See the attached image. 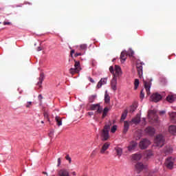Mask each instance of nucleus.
Listing matches in <instances>:
<instances>
[{"mask_svg": "<svg viewBox=\"0 0 176 176\" xmlns=\"http://www.w3.org/2000/svg\"><path fill=\"white\" fill-rule=\"evenodd\" d=\"M109 72L113 76L111 82V89L113 90V91H116L118 89L116 87V85H118V78L122 76V68H120L119 65H115L114 67L113 66H110Z\"/></svg>", "mask_w": 176, "mask_h": 176, "instance_id": "f257e3e1", "label": "nucleus"}, {"mask_svg": "<svg viewBox=\"0 0 176 176\" xmlns=\"http://www.w3.org/2000/svg\"><path fill=\"white\" fill-rule=\"evenodd\" d=\"M110 130H111V124H105L100 133V137H101L102 141H108V140H109Z\"/></svg>", "mask_w": 176, "mask_h": 176, "instance_id": "f03ea898", "label": "nucleus"}, {"mask_svg": "<svg viewBox=\"0 0 176 176\" xmlns=\"http://www.w3.org/2000/svg\"><path fill=\"white\" fill-rule=\"evenodd\" d=\"M74 68H70L69 70V74L72 75H75V74H79L82 70L80 67V62L74 60Z\"/></svg>", "mask_w": 176, "mask_h": 176, "instance_id": "7ed1b4c3", "label": "nucleus"}, {"mask_svg": "<svg viewBox=\"0 0 176 176\" xmlns=\"http://www.w3.org/2000/svg\"><path fill=\"white\" fill-rule=\"evenodd\" d=\"M164 142L165 139L162 135H157L154 140L155 145L160 146V148H162L164 145Z\"/></svg>", "mask_w": 176, "mask_h": 176, "instance_id": "20e7f679", "label": "nucleus"}, {"mask_svg": "<svg viewBox=\"0 0 176 176\" xmlns=\"http://www.w3.org/2000/svg\"><path fill=\"white\" fill-rule=\"evenodd\" d=\"M175 162V159L172 157H169L166 160L165 162V166L167 167V168H169V170H173V168L174 167V163Z\"/></svg>", "mask_w": 176, "mask_h": 176, "instance_id": "39448f33", "label": "nucleus"}, {"mask_svg": "<svg viewBox=\"0 0 176 176\" xmlns=\"http://www.w3.org/2000/svg\"><path fill=\"white\" fill-rule=\"evenodd\" d=\"M149 145H151V141L148 139H143L139 143L140 149H146Z\"/></svg>", "mask_w": 176, "mask_h": 176, "instance_id": "423d86ee", "label": "nucleus"}, {"mask_svg": "<svg viewBox=\"0 0 176 176\" xmlns=\"http://www.w3.org/2000/svg\"><path fill=\"white\" fill-rule=\"evenodd\" d=\"M143 83L145 90L146 91V94L147 96H149L151 94V86H152V80H150L148 81L144 80Z\"/></svg>", "mask_w": 176, "mask_h": 176, "instance_id": "0eeeda50", "label": "nucleus"}, {"mask_svg": "<svg viewBox=\"0 0 176 176\" xmlns=\"http://www.w3.org/2000/svg\"><path fill=\"white\" fill-rule=\"evenodd\" d=\"M91 111H96V113H102V107L100 105V103L96 104L90 105Z\"/></svg>", "mask_w": 176, "mask_h": 176, "instance_id": "6e6552de", "label": "nucleus"}, {"mask_svg": "<svg viewBox=\"0 0 176 176\" xmlns=\"http://www.w3.org/2000/svg\"><path fill=\"white\" fill-rule=\"evenodd\" d=\"M148 118L149 120H153V122H157V116H156V111L155 110L148 111Z\"/></svg>", "mask_w": 176, "mask_h": 176, "instance_id": "1a4fd4ad", "label": "nucleus"}, {"mask_svg": "<svg viewBox=\"0 0 176 176\" xmlns=\"http://www.w3.org/2000/svg\"><path fill=\"white\" fill-rule=\"evenodd\" d=\"M151 98L153 102H159L162 100V95L159 93H155L151 95Z\"/></svg>", "mask_w": 176, "mask_h": 176, "instance_id": "9d476101", "label": "nucleus"}, {"mask_svg": "<svg viewBox=\"0 0 176 176\" xmlns=\"http://www.w3.org/2000/svg\"><path fill=\"white\" fill-rule=\"evenodd\" d=\"M43 80H45V74L41 73L38 78V82L36 84L38 89H41V87H42V82H43Z\"/></svg>", "mask_w": 176, "mask_h": 176, "instance_id": "9b49d317", "label": "nucleus"}, {"mask_svg": "<svg viewBox=\"0 0 176 176\" xmlns=\"http://www.w3.org/2000/svg\"><path fill=\"white\" fill-rule=\"evenodd\" d=\"M135 168L140 173V171H142V170L146 168V165H144L142 162H138L135 165Z\"/></svg>", "mask_w": 176, "mask_h": 176, "instance_id": "f8f14e48", "label": "nucleus"}, {"mask_svg": "<svg viewBox=\"0 0 176 176\" xmlns=\"http://www.w3.org/2000/svg\"><path fill=\"white\" fill-rule=\"evenodd\" d=\"M155 128L152 126H148L145 129V133L148 135H155Z\"/></svg>", "mask_w": 176, "mask_h": 176, "instance_id": "ddd939ff", "label": "nucleus"}, {"mask_svg": "<svg viewBox=\"0 0 176 176\" xmlns=\"http://www.w3.org/2000/svg\"><path fill=\"white\" fill-rule=\"evenodd\" d=\"M138 145V144L137 143V142L135 141L131 142L129 144V146H128V151H134V149L137 148Z\"/></svg>", "mask_w": 176, "mask_h": 176, "instance_id": "4468645a", "label": "nucleus"}, {"mask_svg": "<svg viewBox=\"0 0 176 176\" xmlns=\"http://www.w3.org/2000/svg\"><path fill=\"white\" fill-rule=\"evenodd\" d=\"M111 144L109 142H106L103 144V146H102V148L100 150V153L104 154L105 153V151H107L108 149V148H109Z\"/></svg>", "mask_w": 176, "mask_h": 176, "instance_id": "2eb2a0df", "label": "nucleus"}, {"mask_svg": "<svg viewBox=\"0 0 176 176\" xmlns=\"http://www.w3.org/2000/svg\"><path fill=\"white\" fill-rule=\"evenodd\" d=\"M136 68H137L138 74L140 78H141V76H142V65L141 63H138L136 65Z\"/></svg>", "mask_w": 176, "mask_h": 176, "instance_id": "dca6fc26", "label": "nucleus"}, {"mask_svg": "<svg viewBox=\"0 0 176 176\" xmlns=\"http://www.w3.org/2000/svg\"><path fill=\"white\" fill-rule=\"evenodd\" d=\"M107 78H101V80L98 82L96 88L100 89V87L102 86V85H107Z\"/></svg>", "mask_w": 176, "mask_h": 176, "instance_id": "f3484780", "label": "nucleus"}, {"mask_svg": "<svg viewBox=\"0 0 176 176\" xmlns=\"http://www.w3.org/2000/svg\"><path fill=\"white\" fill-rule=\"evenodd\" d=\"M129 127H130V124H129V122L124 121V122L123 134L127 133V131H129Z\"/></svg>", "mask_w": 176, "mask_h": 176, "instance_id": "a211bd4d", "label": "nucleus"}, {"mask_svg": "<svg viewBox=\"0 0 176 176\" xmlns=\"http://www.w3.org/2000/svg\"><path fill=\"white\" fill-rule=\"evenodd\" d=\"M55 121L58 127H60V126H63V118H61V117L56 116L55 117Z\"/></svg>", "mask_w": 176, "mask_h": 176, "instance_id": "6ab92c4d", "label": "nucleus"}, {"mask_svg": "<svg viewBox=\"0 0 176 176\" xmlns=\"http://www.w3.org/2000/svg\"><path fill=\"white\" fill-rule=\"evenodd\" d=\"M168 131L173 135H176V126L170 125L168 128Z\"/></svg>", "mask_w": 176, "mask_h": 176, "instance_id": "aec40b11", "label": "nucleus"}, {"mask_svg": "<svg viewBox=\"0 0 176 176\" xmlns=\"http://www.w3.org/2000/svg\"><path fill=\"white\" fill-rule=\"evenodd\" d=\"M59 176H69V172L67 170V169H61L58 172Z\"/></svg>", "mask_w": 176, "mask_h": 176, "instance_id": "412c9836", "label": "nucleus"}, {"mask_svg": "<svg viewBox=\"0 0 176 176\" xmlns=\"http://www.w3.org/2000/svg\"><path fill=\"white\" fill-rule=\"evenodd\" d=\"M131 122L135 124H138V123L141 122V117L138 114L134 118L132 119Z\"/></svg>", "mask_w": 176, "mask_h": 176, "instance_id": "4be33fe9", "label": "nucleus"}, {"mask_svg": "<svg viewBox=\"0 0 176 176\" xmlns=\"http://www.w3.org/2000/svg\"><path fill=\"white\" fill-rule=\"evenodd\" d=\"M175 95H169L166 97V101H168V102L173 103L175 101Z\"/></svg>", "mask_w": 176, "mask_h": 176, "instance_id": "5701e85b", "label": "nucleus"}, {"mask_svg": "<svg viewBox=\"0 0 176 176\" xmlns=\"http://www.w3.org/2000/svg\"><path fill=\"white\" fill-rule=\"evenodd\" d=\"M169 116L172 123H176V112L169 113Z\"/></svg>", "mask_w": 176, "mask_h": 176, "instance_id": "b1692460", "label": "nucleus"}, {"mask_svg": "<svg viewBox=\"0 0 176 176\" xmlns=\"http://www.w3.org/2000/svg\"><path fill=\"white\" fill-rule=\"evenodd\" d=\"M141 157H142V155L141 154H133L132 155V159L135 162H138V160H141Z\"/></svg>", "mask_w": 176, "mask_h": 176, "instance_id": "393cba45", "label": "nucleus"}, {"mask_svg": "<svg viewBox=\"0 0 176 176\" xmlns=\"http://www.w3.org/2000/svg\"><path fill=\"white\" fill-rule=\"evenodd\" d=\"M126 57H127V52L123 51L122 52H121L120 58H121L122 61H123V63H124V61H126Z\"/></svg>", "mask_w": 176, "mask_h": 176, "instance_id": "a878e982", "label": "nucleus"}, {"mask_svg": "<svg viewBox=\"0 0 176 176\" xmlns=\"http://www.w3.org/2000/svg\"><path fill=\"white\" fill-rule=\"evenodd\" d=\"M115 151H116L118 157H120V156H122V154L123 153V150L122 149V148H120V147H116L115 148Z\"/></svg>", "mask_w": 176, "mask_h": 176, "instance_id": "bb28decb", "label": "nucleus"}, {"mask_svg": "<svg viewBox=\"0 0 176 176\" xmlns=\"http://www.w3.org/2000/svg\"><path fill=\"white\" fill-rule=\"evenodd\" d=\"M144 156L146 159H151V157L153 156V153L152 152V151H147L144 153Z\"/></svg>", "mask_w": 176, "mask_h": 176, "instance_id": "cd10ccee", "label": "nucleus"}, {"mask_svg": "<svg viewBox=\"0 0 176 176\" xmlns=\"http://www.w3.org/2000/svg\"><path fill=\"white\" fill-rule=\"evenodd\" d=\"M110 101H111V97L109 96L108 93H107L106 91L104 94V102L106 104H109Z\"/></svg>", "mask_w": 176, "mask_h": 176, "instance_id": "c85d7f7f", "label": "nucleus"}, {"mask_svg": "<svg viewBox=\"0 0 176 176\" xmlns=\"http://www.w3.org/2000/svg\"><path fill=\"white\" fill-rule=\"evenodd\" d=\"M109 111V109L108 107H105L103 109L102 115V119H104L107 115H108V112Z\"/></svg>", "mask_w": 176, "mask_h": 176, "instance_id": "c756f323", "label": "nucleus"}, {"mask_svg": "<svg viewBox=\"0 0 176 176\" xmlns=\"http://www.w3.org/2000/svg\"><path fill=\"white\" fill-rule=\"evenodd\" d=\"M172 152H173V148H171L170 146H167L164 149L165 155H168L169 153H171Z\"/></svg>", "mask_w": 176, "mask_h": 176, "instance_id": "7c9ffc66", "label": "nucleus"}, {"mask_svg": "<svg viewBox=\"0 0 176 176\" xmlns=\"http://www.w3.org/2000/svg\"><path fill=\"white\" fill-rule=\"evenodd\" d=\"M96 98H97V95H91L89 97V102H94V100H96Z\"/></svg>", "mask_w": 176, "mask_h": 176, "instance_id": "2f4dec72", "label": "nucleus"}, {"mask_svg": "<svg viewBox=\"0 0 176 176\" xmlns=\"http://www.w3.org/2000/svg\"><path fill=\"white\" fill-rule=\"evenodd\" d=\"M134 89L137 90V89H138V86H140V80L138 79H135V82H134Z\"/></svg>", "mask_w": 176, "mask_h": 176, "instance_id": "473e14b6", "label": "nucleus"}, {"mask_svg": "<svg viewBox=\"0 0 176 176\" xmlns=\"http://www.w3.org/2000/svg\"><path fill=\"white\" fill-rule=\"evenodd\" d=\"M127 113H128L127 110H124V111L122 114L121 120H124V119L127 118Z\"/></svg>", "mask_w": 176, "mask_h": 176, "instance_id": "72a5a7b5", "label": "nucleus"}, {"mask_svg": "<svg viewBox=\"0 0 176 176\" xmlns=\"http://www.w3.org/2000/svg\"><path fill=\"white\" fill-rule=\"evenodd\" d=\"M127 56H129V57H133L134 56V51L132 50H129V51L126 52Z\"/></svg>", "mask_w": 176, "mask_h": 176, "instance_id": "f704fd0d", "label": "nucleus"}, {"mask_svg": "<svg viewBox=\"0 0 176 176\" xmlns=\"http://www.w3.org/2000/svg\"><path fill=\"white\" fill-rule=\"evenodd\" d=\"M87 44H81L80 45V50H87Z\"/></svg>", "mask_w": 176, "mask_h": 176, "instance_id": "c9c22d12", "label": "nucleus"}, {"mask_svg": "<svg viewBox=\"0 0 176 176\" xmlns=\"http://www.w3.org/2000/svg\"><path fill=\"white\" fill-rule=\"evenodd\" d=\"M145 97V92H144V89H142L140 91V98L141 100H144V98Z\"/></svg>", "mask_w": 176, "mask_h": 176, "instance_id": "e433bc0d", "label": "nucleus"}, {"mask_svg": "<svg viewBox=\"0 0 176 176\" xmlns=\"http://www.w3.org/2000/svg\"><path fill=\"white\" fill-rule=\"evenodd\" d=\"M118 129V126L116 125H113L112 127H111V133H116V130Z\"/></svg>", "mask_w": 176, "mask_h": 176, "instance_id": "4c0bfd02", "label": "nucleus"}, {"mask_svg": "<svg viewBox=\"0 0 176 176\" xmlns=\"http://www.w3.org/2000/svg\"><path fill=\"white\" fill-rule=\"evenodd\" d=\"M137 109V107L135 106H131L130 109V112H134Z\"/></svg>", "mask_w": 176, "mask_h": 176, "instance_id": "58836bf2", "label": "nucleus"}, {"mask_svg": "<svg viewBox=\"0 0 176 176\" xmlns=\"http://www.w3.org/2000/svg\"><path fill=\"white\" fill-rule=\"evenodd\" d=\"M65 159H66V160H68V162H69V163H71L72 159L69 157V155H66Z\"/></svg>", "mask_w": 176, "mask_h": 176, "instance_id": "ea45409f", "label": "nucleus"}, {"mask_svg": "<svg viewBox=\"0 0 176 176\" xmlns=\"http://www.w3.org/2000/svg\"><path fill=\"white\" fill-rule=\"evenodd\" d=\"M32 105V102H28L27 104L25 105L26 108H30Z\"/></svg>", "mask_w": 176, "mask_h": 176, "instance_id": "a19ab883", "label": "nucleus"}, {"mask_svg": "<svg viewBox=\"0 0 176 176\" xmlns=\"http://www.w3.org/2000/svg\"><path fill=\"white\" fill-rule=\"evenodd\" d=\"M3 25H12V23L4 21Z\"/></svg>", "mask_w": 176, "mask_h": 176, "instance_id": "79ce46f5", "label": "nucleus"}, {"mask_svg": "<svg viewBox=\"0 0 176 176\" xmlns=\"http://www.w3.org/2000/svg\"><path fill=\"white\" fill-rule=\"evenodd\" d=\"M38 98L41 102H42V100H43V96H42V95L40 94L38 95Z\"/></svg>", "mask_w": 176, "mask_h": 176, "instance_id": "37998d69", "label": "nucleus"}, {"mask_svg": "<svg viewBox=\"0 0 176 176\" xmlns=\"http://www.w3.org/2000/svg\"><path fill=\"white\" fill-rule=\"evenodd\" d=\"M82 56V53H76V54H74V57H78V56Z\"/></svg>", "mask_w": 176, "mask_h": 176, "instance_id": "c03bdc74", "label": "nucleus"}, {"mask_svg": "<svg viewBox=\"0 0 176 176\" xmlns=\"http://www.w3.org/2000/svg\"><path fill=\"white\" fill-rule=\"evenodd\" d=\"M88 79H89V82H91V83H94V80H93L91 78V77H89Z\"/></svg>", "mask_w": 176, "mask_h": 176, "instance_id": "a18cd8bd", "label": "nucleus"}, {"mask_svg": "<svg viewBox=\"0 0 176 176\" xmlns=\"http://www.w3.org/2000/svg\"><path fill=\"white\" fill-rule=\"evenodd\" d=\"M60 164H61V158L58 159V166H59Z\"/></svg>", "mask_w": 176, "mask_h": 176, "instance_id": "49530a36", "label": "nucleus"}, {"mask_svg": "<svg viewBox=\"0 0 176 176\" xmlns=\"http://www.w3.org/2000/svg\"><path fill=\"white\" fill-rule=\"evenodd\" d=\"M74 53H75V50H72L70 52L71 56H72V54H74Z\"/></svg>", "mask_w": 176, "mask_h": 176, "instance_id": "de8ad7c7", "label": "nucleus"}, {"mask_svg": "<svg viewBox=\"0 0 176 176\" xmlns=\"http://www.w3.org/2000/svg\"><path fill=\"white\" fill-rule=\"evenodd\" d=\"M88 115L89 116H93V115H94V113H93V112H88Z\"/></svg>", "mask_w": 176, "mask_h": 176, "instance_id": "09e8293b", "label": "nucleus"}, {"mask_svg": "<svg viewBox=\"0 0 176 176\" xmlns=\"http://www.w3.org/2000/svg\"><path fill=\"white\" fill-rule=\"evenodd\" d=\"M41 50H42V47H38L37 48V52H41Z\"/></svg>", "mask_w": 176, "mask_h": 176, "instance_id": "8fccbe9b", "label": "nucleus"}, {"mask_svg": "<svg viewBox=\"0 0 176 176\" xmlns=\"http://www.w3.org/2000/svg\"><path fill=\"white\" fill-rule=\"evenodd\" d=\"M95 61L94 60H92V63H91V65L93 67H95L96 66V64H95Z\"/></svg>", "mask_w": 176, "mask_h": 176, "instance_id": "3c124183", "label": "nucleus"}, {"mask_svg": "<svg viewBox=\"0 0 176 176\" xmlns=\"http://www.w3.org/2000/svg\"><path fill=\"white\" fill-rule=\"evenodd\" d=\"M160 115H164V113H166V111H162L160 112Z\"/></svg>", "mask_w": 176, "mask_h": 176, "instance_id": "603ef678", "label": "nucleus"}, {"mask_svg": "<svg viewBox=\"0 0 176 176\" xmlns=\"http://www.w3.org/2000/svg\"><path fill=\"white\" fill-rule=\"evenodd\" d=\"M53 135V132L50 133V137H52Z\"/></svg>", "mask_w": 176, "mask_h": 176, "instance_id": "864d4df0", "label": "nucleus"}, {"mask_svg": "<svg viewBox=\"0 0 176 176\" xmlns=\"http://www.w3.org/2000/svg\"><path fill=\"white\" fill-rule=\"evenodd\" d=\"M72 175H76V173L73 172V173H72Z\"/></svg>", "mask_w": 176, "mask_h": 176, "instance_id": "5fc2aeb1", "label": "nucleus"}, {"mask_svg": "<svg viewBox=\"0 0 176 176\" xmlns=\"http://www.w3.org/2000/svg\"><path fill=\"white\" fill-rule=\"evenodd\" d=\"M43 173L45 174L46 175H47V173L46 172H43Z\"/></svg>", "mask_w": 176, "mask_h": 176, "instance_id": "6e6d98bb", "label": "nucleus"}, {"mask_svg": "<svg viewBox=\"0 0 176 176\" xmlns=\"http://www.w3.org/2000/svg\"><path fill=\"white\" fill-rule=\"evenodd\" d=\"M44 116H47V115L46 113L44 114Z\"/></svg>", "mask_w": 176, "mask_h": 176, "instance_id": "4d7b16f0", "label": "nucleus"}, {"mask_svg": "<svg viewBox=\"0 0 176 176\" xmlns=\"http://www.w3.org/2000/svg\"><path fill=\"white\" fill-rule=\"evenodd\" d=\"M29 5H32L31 3H28Z\"/></svg>", "mask_w": 176, "mask_h": 176, "instance_id": "13d9d810", "label": "nucleus"}, {"mask_svg": "<svg viewBox=\"0 0 176 176\" xmlns=\"http://www.w3.org/2000/svg\"><path fill=\"white\" fill-rule=\"evenodd\" d=\"M95 152H96V151H94L92 152V154H93V153H94Z\"/></svg>", "mask_w": 176, "mask_h": 176, "instance_id": "bf43d9fd", "label": "nucleus"}, {"mask_svg": "<svg viewBox=\"0 0 176 176\" xmlns=\"http://www.w3.org/2000/svg\"><path fill=\"white\" fill-rule=\"evenodd\" d=\"M144 122H145V118H143Z\"/></svg>", "mask_w": 176, "mask_h": 176, "instance_id": "052dcab7", "label": "nucleus"}, {"mask_svg": "<svg viewBox=\"0 0 176 176\" xmlns=\"http://www.w3.org/2000/svg\"><path fill=\"white\" fill-rule=\"evenodd\" d=\"M41 123H43V121H41Z\"/></svg>", "mask_w": 176, "mask_h": 176, "instance_id": "680f3d73", "label": "nucleus"}]
</instances>
